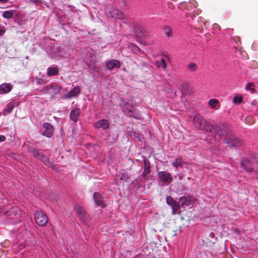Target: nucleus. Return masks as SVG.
<instances>
[{"label": "nucleus", "instance_id": "9b49d317", "mask_svg": "<svg viewBox=\"0 0 258 258\" xmlns=\"http://www.w3.org/2000/svg\"><path fill=\"white\" fill-rule=\"evenodd\" d=\"M75 210L82 221L85 222L87 220L88 214L86 211L81 206L79 205L76 206L75 207Z\"/></svg>", "mask_w": 258, "mask_h": 258}, {"label": "nucleus", "instance_id": "37998d69", "mask_svg": "<svg viewBox=\"0 0 258 258\" xmlns=\"http://www.w3.org/2000/svg\"><path fill=\"white\" fill-rule=\"evenodd\" d=\"M8 201H7V199H2V203H7Z\"/></svg>", "mask_w": 258, "mask_h": 258}, {"label": "nucleus", "instance_id": "20e7f679", "mask_svg": "<svg viewBox=\"0 0 258 258\" xmlns=\"http://www.w3.org/2000/svg\"><path fill=\"white\" fill-rule=\"evenodd\" d=\"M34 219L36 223L40 226H44L47 223L48 218L45 213L37 210L34 213Z\"/></svg>", "mask_w": 258, "mask_h": 258}, {"label": "nucleus", "instance_id": "aec40b11", "mask_svg": "<svg viewBox=\"0 0 258 258\" xmlns=\"http://www.w3.org/2000/svg\"><path fill=\"white\" fill-rule=\"evenodd\" d=\"M46 73L49 77L57 76L58 75V67L55 65L49 67L47 69Z\"/></svg>", "mask_w": 258, "mask_h": 258}, {"label": "nucleus", "instance_id": "5701e85b", "mask_svg": "<svg viewBox=\"0 0 258 258\" xmlns=\"http://www.w3.org/2000/svg\"><path fill=\"white\" fill-rule=\"evenodd\" d=\"M208 104L212 109H217L220 107L219 101L216 99H211L209 100Z\"/></svg>", "mask_w": 258, "mask_h": 258}, {"label": "nucleus", "instance_id": "72a5a7b5", "mask_svg": "<svg viewBox=\"0 0 258 258\" xmlns=\"http://www.w3.org/2000/svg\"><path fill=\"white\" fill-rule=\"evenodd\" d=\"M46 83V81L42 78H37L36 79V84L37 85H43Z\"/></svg>", "mask_w": 258, "mask_h": 258}, {"label": "nucleus", "instance_id": "0eeeda50", "mask_svg": "<svg viewBox=\"0 0 258 258\" xmlns=\"http://www.w3.org/2000/svg\"><path fill=\"white\" fill-rule=\"evenodd\" d=\"M42 127L44 130L41 133L42 136L49 138L52 137L54 127L49 122H44L42 125Z\"/></svg>", "mask_w": 258, "mask_h": 258}, {"label": "nucleus", "instance_id": "a211bd4d", "mask_svg": "<svg viewBox=\"0 0 258 258\" xmlns=\"http://www.w3.org/2000/svg\"><path fill=\"white\" fill-rule=\"evenodd\" d=\"M81 114V110L79 108H75L71 111L70 118L74 123H76L78 120V118Z\"/></svg>", "mask_w": 258, "mask_h": 258}, {"label": "nucleus", "instance_id": "f8f14e48", "mask_svg": "<svg viewBox=\"0 0 258 258\" xmlns=\"http://www.w3.org/2000/svg\"><path fill=\"white\" fill-rule=\"evenodd\" d=\"M240 166L241 168L248 172H252L253 169L252 168V162L248 158H244L240 161Z\"/></svg>", "mask_w": 258, "mask_h": 258}, {"label": "nucleus", "instance_id": "4468645a", "mask_svg": "<svg viewBox=\"0 0 258 258\" xmlns=\"http://www.w3.org/2000/svg\"><path fill=\"white\" fill-rule=\"evenodd\" d=\"M19 105L18 101H13L8 103L6 106V108L3 110V114L4 115H8L10 114L13 109Z\"/></svg>", "mask_w": 258, "mask_h": 258}, {"label": "nucleus", "instance_id": "1a4fd4ad", "mask_svg": "<svg viewBox=\"0 0 258 258\" xmlns=\"http://www.w3.org/2000/svg\"><path fill=\"white\" fill-rule=\"evenodd\" d=\"M157 174L159 179L164 183L168 184L173 181L171 173L166 171H158Z\"/></svg>", "mask_w": 258, "mask_h": 258}, {"label": "nucleus", "instance_id": "7ed1b4c3", "mask_svg": "<svg viewBox=\"0 0 258 258\" xmlns=\"http://www.w3.org/2000/svg\"><path fill=\"white\" fill-rule=\"evenodd\" d=\"M1 205V214L4 213L6 218H8L11 220L10 223L14 224L15 222L13 221V219H17L19 217V213L17 207H13L10 205L2 208Z\"/></svg>", "mask_w": 258, "mask_h": 258}, {"label": "nucleus", "instance_id": "c03bdc74", "mask_svg": "<svg viewBox=\"0 0 258 258\" xmlns=\"http://www.w3.org/2000/svg\"><path fill=\"white\" fill-rule=\"evenodd\" d=\"M5 32V30L1 28V35Z\"/></svg>", "mask_w": 258, "mask_h": 258}, {"label": "nucleus", "instance_id": "58836bf2", "mask_svg": "<svg viewBox=\"0 0 258 258\" xmlns=\"http://www.w3.org/2000/svg\"><path fill=\"white\" fill-rule=\"evenodd\" d=\"M134 136L135 138H137L138 141L142 142L143 137L139 133H134Z\"/></svg>", "mask_w": 258, "mask_h": 258}, {"label": "nucleus", "instance_id": "bb28decb", "mask_svg": "<svg viewBox=\"0 0 258 258\" xmlns=\"http://www.w3.org/2000/svg\"><path fill=\"white\" fill-rule=\"evenodd\" d=\"M181 91L182 93L189 94L191 91L190 86L188 84H182L181 86Z\"/></svg>", "mask_w": 258, "mask_h": 258}, {"label": "nucleus", "instance_id": "2eb2a0df", "mask_svg": "<svg viewBox=\"0 0 258 258\" xmlns=\"http://www.w3.org/2000/svg\"><path fill=\"white\" fill-rule=\"evenodd\" d=\"M120 62L118 60L112 59L106 61V67L109 70H111L113 69H118L120 67Z\"/></svg>", "mask_w": 258, "mask_h": 258}, {"label": "nucleus", "instance_id": "ddd939ff", "mask_svg": "<svg viewBox=\"0 0 258 258\" xmlns=\"http://www.w3.org/2000/svg\"><path fill=\"white\" fill-rule=\"evenodd\" d=\"M109 126V122L106 119H100L94 123V126L96 129L102 128L103 130H105L108 129Z\"/></svg>", "mask_w": 258, "mask_h": 258}, {"label": "nucleus", "instance_id": "b1692460", "mask_svg": "<svg viewBox=\"0 0 258 258\" xmlns=\"http://www.w3.org/2000/svg\"><path fill=\"white\" fill-rule=\"evenodd\" d=\"M29 151L35 158H36L38 159H39L41 155L43 154L39 152L38 149L32 147L29 148Z\"/></svg>", "mask_w": 258, "mask_h": 258}, {"label": "nucleus", "instance_id": "f3484780", "mask_svg": "<svg viewBox=\"0 0 258 258\" xmlns=\"http://www.w3.org/2000/svg\"><path fill=\"white\" fill-rule=\"evenodd\" d=\"M80 92L81 89L80 87L77 86L65 94L64 97L67 99H71L72 98L75 97L80 93Z\"/></svg>", "mask_w": 258, "mask_h": 258}, {"label": "nucleus", "instance_id": "423d86ee", "mask_svg": "<svg viewBox=\"0 0 258 258\" xmlns=\"http://www.w3.org/2000/svg\"><path fill=\"white\" fill-rule=\"evenodd\" d=\"M224 142L228 146L231 148H238L241 146L240 140L233 135H230L228 138H225Z\"/></svg>", "mask_w": 258, "mask_h": 258}, {"label": "nucleus", "instance_id": "4c0bfd02", "mask_svg": "<svg viewBox=\"0 0 258 258\" xmlns=\"http://www.w3.org/2000/svg\"><path fill=\"white\" fill-rule=\"evenodd\" d=\"M253 84L252 83L249 82V83H248L247 84L246 89L248 90H249V91H251L252 92H253L254 91V89H253Z\"/></svg>", "mask_w": 258, "mask_h": 258}, {"label": "nucleus", "instance_id": "f03ea898", "mask_svg": "<svg viewBox=\"0 0 258 258\" xmlns=\"http://www.w3.org/2000/svg\"><path fill=\"white\" fill-rule=\"evenodd\" d=\"M208 128L210 133L214 134L221 138L229 135L231 131L230 126L228 124L221 123L216 125L209 124Z\"/></svg>", "mask_w": 258, "mask_h": 258}, {"label": "nucleus", "instance_id": "412c9836", "mask_svg": "<svg viewBox=\"0 0 258 258\" xmlns=\"http://www.w3.org/2000/svg\"><path fill=\"white\" fill-rule=\"evenodd\" d=\"M62 89L61 86L56 85V84H51L48 86H47L45 87V89L47 91L49 90H52L53 93L54 94H57L60 93V90Z\"/></svg>", "mask_w": 258, "mask_h": 258}, {"label": "nucleus", "instance_id": "473e14b6", "mask_svg": "<svg viewBox=\"0 0 258 258\" xmlns=\"http://www.w3.org/2000/svg\"><path fill=\"white\" fill-rule=\"evenodd\" d=\"M131 47L135 53L139 52L142 53L143 52V51L140 48V47L135 44H132Z\"/></svg>", "mask_w": 258, "mask_h": 258}, {"label": "nucleus", "instance_id": "9d476101", "mask_svg": "<svg viewBox=\"0 0 258 258\" xmlns=\"http://www.w3.org/2000/svg\"><path fill=\"white\" fill-rule=\"evenodd\" d=\"M166 203L171 207L172 215H175L177 211L179 209V204L176 201H174L171 196H167L166 198Z\"/></svg>", "mask_w": 258, "mask_h": 258}, {"label": "nucleus", "instance_id": "c9c22d12", "mask_svg": "<svg viewBox=\"0 0 258 258\" xmlns=\"http://www.w3.org/2000/svg\"><path fill=\"white\" fill-rule=\"evenodd\" d=\"M209 237L212 239L210 241V243L214 244L216 241V238L215 237V234L214 232H211L209 234Z\"/></svg>", "mask_w": 258, "mask_h": 258}, {"label": "nucleus", "instance_id": "f257e3e1", "mask_svg": "<svg viewBox=\"0 0 258 258\" xmlns=\"http://www.w3.org/2000/svg\"><path fill=\"white\" fill-rule=\"evenodd\" d=\"M39 45L52 59L57 60L65 57V53L61 46L58 43H52L48 38H45L40 42Z\"/></svg>", "mask_w": 258, "mask_h": 258}, {"label": "nucleus", "instance_id": "e433bc0d", "mask_svg": "<svg viewBox=\"0 0 258 258\" xmlns=\"http://www.w3.org/2000/svg\"><path fill=\"white\" fill-rule=\"evenodd\" d=\"M188 67L189 69L191 70L192 71H195L197 69V65L195 63H189Z\"/></svg>", "mask_w": 258, "mask_h": 258}, {"label": "nucleus", "instance_id": "de8ad7c7", "mask_svg": "<svg viewBox=\"0 0 258 258\" xmlns=\"http://www.w3.org/2000/svg\"><path fill=\"white\" fill-rule=\"evenodd\" d=\"M187 179H188V180H189L190 179V178L189 177H187Z\"/></svg>", "mask_w": 258, "mask_h": 258}, {"label": "nucleus", "instance_id": "f704fd0d", "mask_svg": "<svg viewBox=\"0 0 258 258\" xmlns=\"http://www.w3.org/2000/svg\"><path fill=\"white\" fill-rule=\"evenodd\" d=\"M128 117H133L134 118H135L136 119H141V116L140 114L136 112H134L133 113H131L130 115H129Z\"/></svg>", "mask_w": 258, "mask_h": 258}, {"label": "nucleus", "instance_id": "ea45409f", "mask_svg": "<svg viewBox=\"0 0 258 258\" xmlns=\"http://www.w3.org/2000/svg\"><path fill=\"white\" fill-rule=\"evenodd\" d=\"M26 3L31 4L42 3L41 0H26Z\"/></svg>", "mask_w": 258, "mask_h": 258}, {"label": "nucleus", "instance_id": "a18cd8bd", "mask_svg": "<svg viewBox=\"0 0 258 258\" xmlns=\"http://www.w3.org/2000/svg\"><path fill=\"white\" fill-rule=\"evenodd\" d=\"M8 0H1V3H5L7 2Z\"/></svg>", "mask_w": 258, "mask_h": 258}, {"label": "nucleus", "instance_id": "79ce46f5", "mask_svg": "<svg viewBox=\"0 0 258 258\" xmlns=\"http://www.w3.org/2000/svg\"><path fill=\"white\" fill-rule=\"evenodd\" d=\"M5 140L6 137L3 135H1V142L5 141Z\"/></svg>", "mask_w": 258, "mask_h": 258}, {"label": "nucleus", "instance_id": "cd10ccee", "mask_svg": "<svg viewBox=\"0 0 258 258\" xmlns=\"http://www.w3.org/2000/svg\"><path fill=\"white\" fill-rule=\"evenodd\" d=\"M150 171V165L149 161L148 162L145 161L144 162V172L143 174L146 176L148 175Z\"/></svg>", "mask_w": 258, "mask_h": 258}, {"label": "nucleus", "instance_id": "2f4dec72", "mask_svg": "<svg viewBox=\"0 0 258 258\" xmlns=\"http://www.w3.org/2000/svg\"><path fill=\"white\" fill-rule=\"evenodd\" d=\"M164 32L166 36L168 38L171 36L172 35V32L171 29L168 26H165L164 28Z\"/></svg>", "mask_w": 258, "mask_h": 258}, {"label": "nucleus", "instance_id": "6e6552de", "mask_svg": "<svg viewBox=\"0 0 258 258\" xmlns=\"http://www.w3.org/2000/svg\"><path fill=\"white\" fill-rule=\"evenodd\" d=\"M93 198L96 207L101 209H104L106 207V205L103 201V197L101 193L95 192L93 194Z\"/></svg>", "mask_w": 258, "mask_h": 258}, {"label": "nucleus", "instance_id": "7c9ffc66", "mask_svg": "<svg viewBox=\"0 0 258 258\" xmlns=\"http://www.w3.org/2000/svg\"><path fill=\"white\" fill-rule=\"evenodd\" d=\"M242 100L243 98L241 96H235L233 98V102L236 104L240 103Z\"/></svg>", "mask_w": 258, "mask_h": 258}, {"label": "nucleus", "instance_id": "dca6fc26", "mask_svg": "<svg viewBox=\"0 0 258 258\" xmlns=\"http://www.w3.org/2000/svg\"><path fill=\"white\" fill-rule=\"evenodd\" d=\"M178 204H179V209L180 208L184 209L186 207L191 205V202L188 197L182 196L178 199Z\"/></svg>", "mask_w": 258, "mask_h": 258}, {"label": "nucleus", "instance_id": "39448f33", "mask_svg": "<svg viewBox=\"0 0 258 258\" xmlns=\"http://www.w3.org/2000/svg\"><path fill=\"white\" fill-rule=\"evenodd\" d=\"M193 122L197 127L209 131L208 126L209 124L207 123L206 120L201 114H197L194 116Z\"/></svg>", "mask_w": 258, "mask_h": 258}, {"label": "nucleus", "instance_id": "a878e982", "mask_svg": "<svg viewBox=\"0 0 258 258\" xmlns=\"http://www.w3.org/2000/svg\"><path fill=\"white\" fill-rule=\"evenodd\" d=\"M15 14V11L10 10L4 11L2 14V16L4 18L8 19L12 18L14 16Z\"/></svg>", "mask_w": 258, "mask_h": 258}, {"label": "nucleus", "instance_id": "c85d7f7f", "mask_svg": "<svg viewBox=\"0 0 258 258\" xmlns=\"http://www.w3.org/2000/svg\"><path fill=\"white\" fill-rule=\"evenodd\" d=\"M172 165L174 167L178 168V167L182 165V160L181 158H176L174 161L172 162Z\"/></svg>", "mask_w": 258, "mask_h": 258}, {"label": "nucleus", "instance_id": "a19ab883", "mask_svg": "<svg viewBox=\"0 0 258 258\" xmlns=\"http://www.w3.org/2000/svg\"><path fill=\"white\" fill-rule=\"evenodd\" d=\"M161 65L164 69H166L167 67L166 61L163 58L161 59Z\"/></svg>", "mask_w": 258, "mask_h": 258}, {"label": "nucleus", "instance_id": "49530a36", "mask_svg": "<svg viewBox=\"0 0 258 258\" xmlns=\"http://www.w3.org/2000/svg\"><path fill=\"white\" fill-rule=\"evenodd\" d=\"M179 180H181L182 179V177L181 176H179Z\"/></svg>", "mask_w": 258, "mask_h": 258}, {"label": "nucleus", "instance_id": "4be33fe9", "mask_svg": "<svg viewBox=\"0 0 258 258\" xmlns=\"http://www.w3.org/2000/svg\"><path fill=\"white\" fill-rule=\"evenodd\" d=\"M12 89V85L10 83L1 84V94L9 93Z\"/></svg>", "mask_w": 258, "mask_h": 258}, {"label": "nucleus", "instance_id": "393cba45", "mask_svg": "<svg viewBox=\"0 0 258 258\" xmlns=\"http://www.w3.org/2000/svg\"><path fill=\"white\" fill-rule=\"evenodd\" d=\"M38 160L42 162L43 164L46 166H47L48 167L52 166V162L50 161L48 158L47 157V156L45 155L44 154H42V155H41L40 157L39 158Z\"/></svg>", "mask_w": 258, "mask_h": 258}, {"label": "nucleus", "instance_id": "6ab92c4d", "mask_svg": "<svg viewBox=\"0 0 258 258\" xmlns=\"http://www.w3.org/2000/svg\"><path fill=\"white\" fill-rule=\"evenodd\" d=\"M122 110L125 115L128 117L129 115L133 113V106L126 102H124L121 105Z\"/></svg>", "mask_w": 258, "mask_h": 258}, {"label": "nucleus", "instance_id": "c756f323", "mask_svg": "<svg viewBox=\"0 0 258 258\" xmlns=\"http://www.w3.org/2000/svg\"><path fill=\"white\" fill-rule=\"evenodd\" d=\"M119 11L118 10H113L112 12H110L109 14L111 17L120 19V17L119 16Z\"/></svg>", "mask_w": 258, "mask_h": 258}]
</instances>
